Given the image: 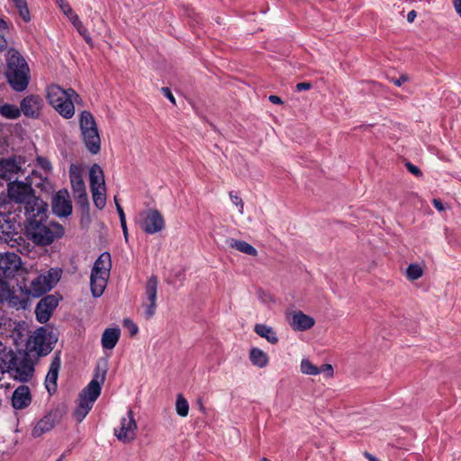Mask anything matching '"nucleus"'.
Returning a JSON list of instances; mask_svg holds the SVG:
<instances>
[{
	"label": "nucleus",
	"instance_id": "f257e3e1",
	"mask_svg": "<svg viewBox=\"0 0 461 461\" xmlns=\"http://www.w3.org/2000/svg\"><path fill=\"white\" fill-rule=\"evenodd\" d=\"M48 205L41 200H36L32 207V216L26 225L28 237L38 246H47L55 240L64 235V228L61 224L48 221Z\"/></svg>",
	"mask_w": 461,
	"mask_h": 461
},
{
	"label": "nucleus",
	"instance_id": "f03ea898",
	"mask_svg": "<svg viewBox=\"0 0 461 461\" xmlns=\"http://www.w3.org/2000/svg\"><path fill=\"white\" fill-rule=\"evenodd\" d=\"M5 76L10 86L16 92L24 91L30 83V68L24 58L15 50L6 53Z\"/></svg>",
	"mask_w": 461,
	"mask_h": 461
},
{
	"label": "nucleus",
	"instance_id": "7ed1b4c3",
	"mask_svg": "<svg viewBox=\"0 0 461 461\" xmlns=\"http://www.w3.org/2000/svg\"><path fill=\"white\" fill-rule=\"evenodd\" d=\"M106 370L100 373L96 368L95 378L78 394V404L73 412L75 419L81 422L93 408L95 402L101 394L102 384L105 380Z\"/></svg>",
	"mask_w": 461,
	"mask_h": 461
},
{
	"label": "nucleus",
	"instance_id": "20e7f679",
	"mask_svg": "<svg viewBox=\"0 0 461 461\" xmlns=\"http://www.w3.org/2000/svg\"><path fill=\"white\" fill-rule=\"evenodd\" d=\"M47 99L50 104L64 118L70 119L75 114L74 103H79L81 97L72 88L63 89L58 85L48 87Z\"/></svg>",
	"mask_w": 461,
	"mask_h": 461
},
{
	"label": "nucleus",
	"instance_id": "39448f33",
	"mask_svg": "<svg viewBox=\"0 0 461 461\" xmlns=\"http://www.w3.org/2000/svg\"><path fill=\"white\" fill-rule=\"evenodd\" d=\"M79 127L86 149L93 155L99 153L101 150V139L95 119L89 111H83L80 113Z\"/></svg>",
	"mask_w": 461,
	"mask_h": 461
},
{
	"label": "nucleus",
	"instance_id": "423d86ee",
	"mask_svg": "<svg viewBox=\"0 0 461 461\" xmlns=\"http://www.w3.org/2000/svg\"><path fill=\"white\" fill-rule=\"evenodd\" d=\"M67 411L68 407L65 403H60L54 409L50 410L34 426L32 431V436L33 438H39L50 431L56 424L61 421Z\"/></svg>",
	"mask_w": 461,
	"mask_h": 461
},
{
	"label": "nucleus",
	"instance_id": "0eeeda50",
	"mask_svg": "<svg viewBox=\"0 0 461 461\" xmlns=\"http://www.w3.org/2000/svg\"><path fill=\"white\" fill-rule=\"evenodd\" d=\"M57 341L58 338L52 330L41 327L32 337L33 346L32 350L36 351L40 357L47 356L53 349Z\"/></svg>",
	"mask_w": 461,
	"mask_h": 461
},
{
	"label": "nucleus",
	"instance_id": "6e6552de",
	"mask_svg": "<svg viewBox=\"0 0 461 461\" xmlns=\"http://www.w3.org/2000/svg\"><path fill=\"white\" fill-rule=\"evenodd\" d=\"M140 229L147 234H155L166 227L162 213L157 209H149L141 212Z\"/></svg>",
	"mask_w": 461,
	"mask_h": 461
},
{
	"label": "nucleus",
	"instance_id": "1a4fd4ad",
	"mask_svg": "<svg viewBox=\"0 0 461 461\" xmlns=\"http://www.w3.org/2000/svg\"><path fill=\"white\" fill-rule=\"evenodd\" d=\"M7 372H14V378L22 383L31 380L34 374V363L27 352L23 354L22 358L15 357L14 366L7 368Z\"/></svg>",
	"mask_w": 461,
	"mask_h": 461
},
{
	"label": "nucleus",
	"instance_id": "9d476101",
	"mask_svg": "<svg viewBox=\"0 0 461 461\" xmlns=\"http://www.w3.org/2000/svg\"><path fill=\"white\" fill-rule=\"evenodd\" d=\"M158 285V280L155 275L149 277L146 283L145 294L147 302L142 303V307L144 308L143 314L146 320H149L155 315L157 309Z\"/></svg>",
	"mask_w": 461,
	"mask_h": 461
},
{
	"label": "nucleus",
	"instance_id": "9b49d317",
	"mask_svg": "<svg viewBox=\"0 0 461 461\" xmlns=\"http://www.w3.org/2000/svg\"><path fill=\"white\" fill-rule=\"evenodd\" d=\"M137 423L133 417V412L130 409L127 411V416L122 418L121 426L119 429H114V435L117 438L123 442H131L136 437Z\"/></svg>",
	"mask_w": 461,
	"mask_h": 461
},
{
	"label": "nucleus",
	"instance_id": "f8f14e48",
	"mask_svg": "<svg viewBox=\"0 0 461 461\" xmlns=\"http://www.w3.org/2000/svg\"><path fill=\"white\" fill-rule=\"evenodd\" d=\"M21 258L14 253L0 254V278H12L21 269Z\"/></svg>",
	"mask_w": 461,
	"mask_h": 461
},
{
	"label": "nucleus",
	"instance_id": "ddd939ff",
	"mask_svg": "<svg viewBox=\"0 0 461 461\" xmlns=\"http://www.w3.org/2000/svg\"><path fill=\"white\" fill-rule=\"evenodd\" d=\"M58 304L59 298L54 294H49L41 298L35 308L36 320L40 323H46L50 319Z\"/></svg>",
	"mask_w": 461,
	"mask_h": 461
},
{
	"label": "nucleus",
	"instance_id": "4468645a",
	"mask_svg": "<svg viewBox=\"0 0 461 461\" xmlns=\"http://www.w3.org/2000/svg\"><path fill=\"white\" fill-rule=\"evenodd\" d=\"M52 212L59 217H68L72 213V204L68 192L61 189L56 193L51 203Z\"/></svg>",
	"mask_w": 461,
	"mask_h": 461
},
{
	"label": "nucleus",
	"instance_id": "2eb2a0df",
	"mask_svg": "<svg viewBox=\"0 0 461 461\" xmlns=\"http://www.w3.org/2000/svg\"><path fill=\"white\" fill-rule=\"evenodd\" d=\"M59 354V352L55 353V356L53 357L50 363L49 372L45 378V387L50 394L55 393L58 388L57 380L61 366V359Z\"/></svg>",
	"mask_w": 461,
	"mask_h": 461
},
{
	"label": "nucleus",
	"instance_id": "dca6fc26",
	"mask_svg": "<svg viewBox=\"0 0 461 461\" xmlns=\"http://www.w3.org/2000/svg\"><path fill=\"white\" fill-rule=\"evenodd\" d=\"M41 98L39 95H31L24 97L20 104L21 113L28 118H38L41 107Z\"/></svg>",
	"mask_w": 461,
	"mask_h": 461
},
{
	"label": "nucleus",
	"instance_id": "f3484780",
	"mask_svg": "<svg viewBox=\"0 0 461 461\" xmlns=\"http://www.w3.org/2000/svg\"><path fill=\"white\" fill-rule=\"evenodd\" d=\"M20 163L15 157L0 159V178L11 182L14 176L21 171Z\"/></svg>",
	"mask_w": 461,
	"mask_h": 461
},
{
	"label": "nucleus",
	"instance_id": "a211bd4d",
	"mask_svg": "<svg viewBox=\"0 0 461 461\" xmlns=\"http://www.w3.org/2000/svg\"><path fill=\"white\" fill-rule=\"evenodd\" d=\"M289 324L294 330L304 331L312 328L315 321L312 317L298 311L292 314Z\"/></svg>",
	"mask_w": 461,
	"mask_h": 461
},
{
	"label": "nucleus",
	"instance_id": "6ab92c4d",
	"mask_svg": "<svg viewBox=\"0 0 461 461\" xmlns=\"http://www.w3.org/2000/svg\"><path fill=\"white\" fill-rule=\"evenodd\" d=\"M31 402V391L27 385H20L13 393L12 405L14 409H24L30 405Z\"/></svg>",
	"mask_w": 461,
	"mask_h": 461
},
{
	"label": "nucleus",
	"instance_id": "aec40b11",
	"mask_svg": "<svg viewBox=\"0 0 461 461\" xmlns=\"http://www.w3.org/2000/svg\"><path fill=\"white\" fill-rule=\"evenodd\" d=\"M112 267L111 255L108 252L102 253L95 260L91 274L109 276Z\"/></svg>",
	"mask_w": 461,
	"mask_h": 461
},
{
	"label": "nucleus",
	"instance_id": "412c9836",
	"mask_svg": "<svg viewBox=\"0 0 461 461\" xmlns=\"http://www.w3.org/2000/svg\"><path fill=\"white\" fill-rule=\"evenodd\" d=\"M121 336L119 328H107L102 335L101 342L104 349H113L115 348Z\"/></svg>",
	"mask_w": 461,
	"mask_h": 461
},
{
	"label": "nucleus",
	"instance_id": "4be33fe9",
	"mask_svg": "<svg viewBox=\"0 0 461 461\" xmlns=\"http://www.w3.org/2000/svg\"><path fill=\"white\" fill-rule=\"evenodd\" d=\"M90 189L102 188L105 191L104 171L98 164H94L89 171Z\"/></svg>",
	"mask_w": 461,
	"mask_h": 461
},
{
	"label": "nucleus",
	"instance_id": "5701e85b",
	"mask_svg": "<svg viewBox=\"0 0 461 461\" xmlns=\"http://www.w3.org/2000/svg\"><path fill=\"white\" fill-rule=\"evenodd\" d=\"M46 277L41 275L32 281L28 290V294L33 297H40L42 294L51 290V285H49L45 281Z\"/></svg>",
	"mask_w": 461,
	"mask_h": 461
},
{
	"label": "nucleus",
	"instance_id": "b1692460",
	"mask_svg": "<svg viewBox=\"0 0 461 461\" xmlns=\"http://www.w3.org/2000/svg\"><path fill=\"white\" fill-rule=\"evenodd\" d=\"M109 276H104L103 275L91 274L90 276V286L92 295L95 298L100 297L107 285V279Z\"/></svg>",
	"mask_w": 461,
	"mask_h": 461
},
{
	"label": "nucleus",
	"instance_id": "393cba45",
	"mask_svg": "<svg viewBox=\"0 0 461 461\" xmlns=\"http://www.w3.org/2000/svg\"><path fill=\"white\" fill-rule=\"evenodd\" d=\"M16 354L0 342V370L5 372L7 368L14 366Z\"/></svg>",
	"mask_w": 461,
	"mask_h": 461
},
{
	"label": "nucleus",
	"instance_id": "a878e982",
	"mask_svg": "<svg viewBox=\"0 0 461 461\" xmlns=\"http://www.w3.org/2000/svg\"><path fill=\"white\" fill-rule=\"evenodd\" d=\"M249 357L252 365L259 368L266 367L269 362L267 354L258 348H252Z\"/></svg>",
	"mask_w": 461,
	"mask_h": 461
},
{
	"label": "nucleus",
	"instance_id": "bb28decb",
	"mask_svg": "<svg viewBox=\"0 0 461 461\" xmlns=\"http://www.w3.org/2000/svg\"><path fill=\"white\" fill-rule=\"evenodd\" d=\"M27 185L17 180L8 183V193L11 198L16 201H23L25 198V190Z\"/></svg>",
	"mask_w": 461,
	"mask_h": 461
},
{
	"label": "nucleus",
	"instance_id": "cd10ccee",
	"mask_svg": "<svg viewBox=\"0 0 461 461\" xmlns=\"http://www.w3.org/2000/svg\"><path fill=\"white\" fill-rule=\"evenodd\" d=\"M254 331L261 338L266 339L271 344H276L278 342L276 331L273 328L266 324H256Z\"/></svg>",
	"mask_w": 461,
	"mask_h": 461
},
{
	"label": "nucleus",
	"instance_id": "c85d7f7f",
	"mask_svg": "<svg viewBox=\"0 0 461 461\" xmlns=\"http://www.w3.org/2000/svg\"><path fill=\"white\" fill-rule=\"evenodd\" d=\"M227 242L230 248L235 249L244 254L253 257L258 255V250L252 245L244 240L230 239L227 240Z\"/></svg>",
	"mask_w": 461,
	"mask_h": 461
},
{
	"label": "nucleus",
	"instance_id": "c756f323",
	"mask_svg": "<svg viewBox=\"0 0 461 461\" xmlns=\"http://www.w3.org/2000/svg\"><path fill=\"white\" fill-rule=\"evenodd\" d=\"M72 167H73V166H71L69 173H70V182H71V186H72V191H73L74 195L80 194V193L86 192L85 182L82 178V176L80 175V173L74 172Z\"/></svg>",
	"mask_w": 461,
	"mask_h": 461
},
{
	"label": "nucleus",
	"instance_id": "7c9ffc66",
	"mask_svg": "<svg viewBox=\"0 0 461 461\" xmlns=\"http://www.w3.org/2000/svg\"><path fill=\"white\" fill-rule=\"evenodd\" d=\"M9 298L14 305H20L24 308L26 301L17 302V296L12 295L7 282L0 278V300Z\"/></svg>",
	"mask_w": 461,
	"mask_h": 461
},
{
	"label": "nucleus",
	"instance_id": "2f4dec72",
	"mask_svg": "<svg viewBox=\"0 0 461 461\" xmlns=\"http://www.w3.org/2000/svg\"><path fill=\"white\" fill-rule=\"evenodd\" d=\"M0 114L6 119L15 120L20 117L21 110L14 104H4L0 106Z\"/></svg>",
	"mask_w": 461,
	"mask_h": 461
},
{
	"label": "nucleus",
	"instance_id": "473e14b6",
	"mask_svg": "<svg viewBox=\"0 0 461 461\" xmlns=\"http://www.w3.org/2000/svg\"><path fill=\"white\" fill-rule=\"evenodd\" d=\"M94 204L98 209H103L106 203L105 191L102 188L91 189Z\"/></svg>",
	"mask_w": 461,
	"mask_h": 461
},
{
	"label": "nucleus",
	"instance_id": "72a5a7b5",
	"mask_svg": "<svg viewBox=\"0 0 461 461\" xmlns=\"http://www.w3.org/2000/svg\"><path fill=\"white\" fill-rule=\"evenodd\" d=\"M14 3V5L16 9L19 12L20 16L22 19L28 23L31 21V15L28 9L27 2L26 0H12Z\"/></svg>",
	"mask_w": 461,
	"mask_h": 461
},
{
	"label": "nucleus",
	"instance_id": "f704fd0d",
	"mask_svg": "<svg viewBox=\"0 0 461 461\" xmlns=\"http://www.w3.org/2000/svg\"><path fill=\"white\" fill-rule=\"evenodd\" d=\"M41 276L46 277L45 281L49 285H51L52 289L61 277V270L58 268H50L47 274Z\"/></svg>",
	"mask_w": 461,
	"mask_h": 461
},
{
	"label": "nucleus",
	"instance_id": "c9c22d12",
	"mask_svg": "<svg viewBox=\"0 0 461 461\" xmlns=\"http://www.w3.org/2000/svg\"><path fill=\"white\" fill-rule=\"evenodd\" d=\"M176 413L181 417H186L189 411V404L182 394H178L176 402Z\"/></svg>",
	"mask_w": 461,
	"mask_h": 461
},
{
	"label": "nucleus",
	"instance_id": "e433bc0d",
	"mask_svg": "<svg viewBox=\"0 0 461 461\" xmlns=\"http://www.w3.org/2000/svg\"><path fill=\"white\" fill-rule=\"evenodd\" d=\"M73 25L87 43L92 42V39L87 29L84 26L83 23L79 20L78 16H74Z\"/></svg>",
	"mask_w": 461,
	"mask_h": 461
},
{
	"label": "nucleus",
	"instance_id": "4c0bfd02",
	"mask_svg": "<svg viewBox=\"0 0 461 461\" xmlns=\"http://www.w3.org/2000/svg\"><path fill=\"white\" fill-rule=\"evenodd\" d=\"M301 371H302L303 374L311 375H316L320 374L318 366L313 365L308 359H303L302 360V362H301Z\"/></svg>",
	"mask_w": 461,
	"mask_h": 461
},
{
	"label": "nucleus",
	"instance_id": "58836bf2",
	"mask_svg": "<svg viewBox=\"0 0 461 461\" xmlns=\"http://www.w3.org/2000/svg\"><path fill=\"white\" fill-rule=\"evenodd\" d=\"M406 274H407V277H408L409 280L414 281V280L419 279L422 276L423 271H422L421 267L419 265H417V264H411L407 267Z\"/></svg>",
	"mask_w": 461,
	"mask_h": 461
},
{
	"label": "nucleus",
	"instance_id": "ea45409f",
	"mask_svg": "<svg viewBox=\"0 0 461 461\" xmlns=\"http://www.w3.org/2000/svg\"><path fill=\"white\" fill-rule=\"evenodd\" d=\"M74 197L82 211L88 210L89 202L86 192L75 194Z\"/></svg>",
	"mask_w": 461,
	"mask_h": 461
},
{
	"label": "nucleus",
	"instance_id": "a19ab883",
	"mask_svg": "<svg viewBox=\"0 0 461 461\" xmlns=\"http://www.w3.org/2000/svg\"><path fill=\"white\" fill-rule=\"evenodd\" d=\"M117 212L119 214L120 223H121V227L122 229L123 236H124L125 240H128V229H127V224H126V218H125V213L123 212V209L120 203H117Z\"/></svg>",
	"mask_w": 461,
	"mask_h": 461
},
{
	"label": "nucleus",
	"instance_id": "79ce46f5",
	"mask_svg": "<svg viewBox=\"0 0 461 461\" xmlns=\"http://www.w3.org/2000/svg\"><path fill=\"white\" fill-rule=\"evenodd\" d=\"M59 5L64 14L71 21L72 23H74V16L77 15L74 13L70 5L64 0H60Z\"/></svg>",
	"mask_w": 461,
	"mask_h": 461
},
{
	"label": "nucleus",
	"instance_id": "37998d69",
	"mask_svg": "<svg viewBox=\"0 0 461 461\" xmlns=\"http://www.w3.org/2000/svg\"><path fill=\"white\" fill-rule=\"evenodd\" d=\"M123 326L129 330L131 337L135 336L139 331L138 326L130 319L123 320Z\"/></svg>",
	"mask_w": 461,
	"mask_h": 461
},
{
	"label": "nucleus",
	"instance_id": "c03bdc74",
	"mask_svg": "<svg viewBox=\"0 0 461 461\" xmlns=\"http://www.w3.org/2000/svg\"><path fill=\"white\" fill-rule=\"evenodd\" d=\"M37 163L38 166L46 172H50L52 169L50 161L46 158L39 157L37 158Z\"/></svg>",
	"mask_w": 461,
	"mask_h": 461
},
{
	"label": "nucleus",
	"instance_id": "a18cd8bd",
	"mask_svg": "<svg viewBox=\"0 0 461 461\" xmlns=\"http://www.w3.org/2000/svg\"><path fill=\"white\" fill-rule=\"evenodd\" d=\"M230 197L232 203L236 206L240 207V212L242 213L243 212V205H244L242 199L240 196H238L237 194H233L232 192H230Z\"/></svg>",
	"mask_w": 461,
	"mask_h": 461
},
{
	"label": "nucleus",
	"instance_id": "49530a36",
	"mask_svg": "<svg viewBox=\"0 0 461 461\" xmlns=\"http://www.w3.org/2000/svg\"><path fill=\"white\" fill-rule=\"evenodd\" d=\"M405 166L410 173L416 176H421L422 172L421 170L415 165L411 164V162H406Z\"/></svg>",
	"mask_w": 461,
	"mask_h": 461
},
{
	"label": "nucleus",
	"instance_id": "de8ad7c7",
	"mask_svg": "<svg viewBox=\"0 0 461 461\" xmlns=\"http://www.w3.org/2000/svg\"><path fill=\"white\" fill-rule=\"evenodd\" d=\"M320 374L326 373L328 377H331L333 375V367L330 364H323L320 367H318Z\"/></svg>",
	"mask_w": 461,
	"mask_h": 461
},
{
	"label": "nucleus",
	"instance_id": "09e8293b",
	"mask_svg": "<svg viewBox=\"0 0 461 461\" xmlns=\"http://www.w3.org/2000/svg\"><path fill=\"white\" fill-rule=\"evenodd\" d=\"M161 92L173 104H176L175 97H174L171 90L168 87H167V86L162 87Z\"/></svg>",
	"mask_w": 461,
	"mask_h": 461
},
{
	"label": "nucleus",
	"instance_id": "8fccbe9b",
	"mask_svg": "<svg viewBox=\"0 0 461 461\" xmlns=\"http://www.w3.org/2000/svg\"><path fill=\"white\" fill-rule=\"evenodd\" d=\"M311 88H312V84L310 82H301L296 85V90L299 92L309 90Z\"/></svg>",
	"mask_w": 461,
	"mask_h": 461
},
{
	"label": "nucleus",
	"instance_id": "3c124183",
	"mask_svg": "<svg viewBox=\"0 0 461 461\" xmlns=\"http://www.w3.org/2000/svg\"><path fill=\"white\" fill-rule=\"evenodd\" d=\"M409 77L407 75H402L399 78L393 79V82L395 86H401L403 83L407 82Z\"/></svg>",
	"mask_w": 461,
	"mask_h": 461
},
{
	"label": "nucleus",
	"instance_id": "603ef678",
	"mask_svg": "<svg viewBox=\"0 0 461 461\" xmlns=\"http://www.w3.org/2000/svg\"><path fill=\"white\" fill-rule=\"evenodd\" d=\"M433 205L434 207L438 210L439 212H442L445 210V207L442 203V202L439 199H433Z\"/></svg>",
	"mask_w": 461,
	"mask_h": 461
},
{
	"label": "nucleus",
	"instance_id": "864d4df0",
	"mask_svg": "<svg viewBox=\"0 0 461 461\" xmlns=\"http://www.w3.org/2000/svg\"><path fill=\"white\" fill-rule=\"evenodd\" d=\"M268 100L275 104H283L282 99L277 95H269Z\"/></svg>",
	"mask_w": 461,
	"mask_h": 461
},
{
	"label": "nucleus",
	"instance_id": "5fc2aeb1",
	"mask_svg": "<svg viewBox=\"0 0 461 461\" xmlns=\"http://www.w3.org/2000/svg\"><path fill=\"white\" fill-rule=\"evenodd\" d=\"M456 13L461 16V0H452Z\"/></svg>",
	"mask_w": 461,
	"mask_h": 461
},
{
	"label": "nucleus",
	"instance_id": "6e6d98bb",
	"mask_svg": "<svg viewBox=\"0 0 461 461\" xmlns=\"http://www.w3.org/2000/svg\"><path fill=\"white\" fill-rule=\"evenodd\" d=\"M416 16H417L416 11L415 10H411L407 14V21L409 23H412L415 20Z\"/></svg>",
	"mask_w": 461,
	"mask_h": 461
},
{
	"label": "nucleus",
	"instance_id": "4d7b16f0",
	"mask_svg": "<svg viewBox=\"0 0 461 461\" xmlns=\"http://www.w3.org/2000/svg\"><path fill=\"white\" fill-rule=\"evenodd\" d=\"M7 47V41L5 38L0 34V51H3Z\"/></svg>",
	"mask_w": 461,
	"mask_h": 461
},
{
	"label": "nucleus",
	"instance_id": "13d9d810",
	"mask_svg": "<svg viewBox=\"0 0 461 461\" xmlns=\"http://www.w3.org/2000/svg\"><path fill=\"white\" fill-rule=\"evenodd\" d=\"M364 456L369 460V461H380L377 457H375V456H373L372 454H370L369 452L367 451H365L364 452Z\"/></svg>",
	"mask_w": 461,
	"mask_h": 461
},
{
	"label": "nucleus",
	"instance_id": "bf43d9fd",
	"mask_svg": "<svg viewBox=\"0 0 461 461\" xmlns=\"http://www.w3.org/2000/svg\"><path fill=\"white\" fill-rule=\"evenodd\" d=\"M8 28L7 23L0 18V31L1 30H6Z\"/></svg>",
	"mask_w": 461,
	"mask_h": 461
},
{
	"label": "nucleus",
	"instance_id": "052dcab7",
	"mask_svg": "<svg viewBox=\"0 0 461 461\" xmlns=\"http://www.w3.org/2000/svg\"><path fill=\"white\" fill-rule=\"evenodd\" d=\"M70 451H71V450H70V449H68V450H67L66 452H64L57 461H62V460H63V458L66 456V455H67L68 453H70Z\"/></svg>",
	"mask_w": 461,
	"mask_h": 461
},
{
	"label": "nucleus",
	"instance_id": "680f3d73",
	"mask_svg": "<svg viewBox=\"0 0 461 461\" xmlns=\"http://www.w3.org/2000/svg\"><path fill=\"white\" fill-rule=\"evenodd\" d=\"M260 461H271V460H269V459H267L266 457H263V458L260 459Z\"/></svg>",
	"mask_w": 461,
	"mask_h": 461
},
{
	"label": "nucleus",
	"instance_id": "e2e57ef3",
	"mask_svg": "<svg viewBox=\"0 0 461 461\" xmlns=\"http://www.w3.org/2000/svg\"><path fill=\"white\" fill-rule=\"evenodd\" d=\"M114 203H115V205L117 206V203H119L118 200L116 197H114Z\"/></svg>",
	"mask_w": 461,
	"mask_h": 461
},
{
	"label": "nucleus",
	"instance_id": "0e129e2a",
	"mask_svg": "<svg viewBox=\"0 0 461 461\" xmlns=\"http://www.w3.org/2000/svg\"><path fill=\"white\" fill-rule=\"evenodd\" d=\"M59 4L60 3V0H56Z\"/></svg>",
	"mask_w": 461,
	"mask_h": 461
}]
</instances>
